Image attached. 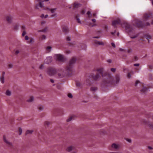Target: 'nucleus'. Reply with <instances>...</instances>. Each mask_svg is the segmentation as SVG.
I'll return each instance as SVG.
<instances>
[{
    "label": "nucleus",
    "mask_w": 153,
    "mask_h": 153,
    "mask_svg": "<svg viewBox=\"0 0 153 153\" xmlns=\"http://www.w3.org/2000/svg\"><path fill=\"white\" fill-rule=\"evenodd\" d=\"M66 40L68 41H71V38L69 36H67L66 37Z\"/></svg>",
    "instance_id": "nucleus-44"
},
{
    "label": "nucleus",
    "mask_w": 153,
    "mask_h": 153,
    "mask_svg": "<svg viewBox=\"0 0 153 153\" xmlns=\"http://www.w3.org/2000/svg\"><path fill=\"white\" fill-rule=\"evenodd\" d=\"M115 78L116 79V82L117 84L118 83L120 80V76L119 74H117L115 75Z\"/></svg>",
    "instance_id": "nucleus-21"
},
{
    "label": "nucleus",
    "mask_w": 153,
    "mask_h": 153,
    "mask_svg": "<svg viewBox=\"0 0 153 153\" xmlns=\"http://www.w3.org/2000/svg\"><path fill=\"white\" fill-rule=\"evenodd\" d=\"M76 57H73L69 60L66 68V71L69 75H71L72 73L73 68L76 62Z\"/></svg>",
    "instance_id": "nucleus-1"
},
{
    "label": "nucleus",
    "mask_w": 153,
    "mask_h": 153,
    "mask_svg": "<svg viewBox=\"0 0 153 153\" xmlns=\"http://www.w3.org/2000/svg\"><path fill=\"white\" fill-rule=\"evenodd\" d=\"M43 107L42 105H40L39 106L38 108L39 110L42 111L43 109Z\"/></svg>",
    "instance_id": "nucleus-31"
},
{
    "label": "nucleus",
    "mask_w": 153,
    "mask_h": 153,
    "mask_svg": "<svg viewBox=\"0 0 153 153\" xmlns=\"http://www.w3.org/2000/svg\"><path fill=\"white\" fill-rule=\"evenodd\" d=\"M39 68L41 69H43L44 68V65H41L39 67Z\"/></svg>",
    "instance_id": "nucleus-50"
},
{
    "label": "nucleus",
    "mask_w": 153,
    "mask_h": 153,
    "mask_svg": "<svg viewBox=\"0 0 153 153\" xmlns=\"http://www.w3.org/2000/svg\"><path fill=\"white\" fill-rule=\"evenodd\" d=\"M50 80L51 82L52 83H53V82H54V80H53V79H50Z\"/></svg>",
    "instance_id": "nucleus-60"
},
{
    "label": "nucleus",
    "mask_w": 153,
    "mask_h": 153,
    "mask_svg": "<svg viewBox=\"0 0 153 153\" xmlns=\"http://www.w3.org/2000/svg\"><path fill=\"white\" fill-rule=\"evenodd\" d=\"M116 30H115L114 31V32H111V33L112 34V35H114V33H116Z\"/></svg>",
    "instance_id": "nucleus-61"
},
{
    "label": "nucleus",
    "mask_w": 153,
    "mask_h": 153,
    "mask_svg": "<svg viewBox=\"0 0 153 153\" xmlns=\"http://www.w3.org/2000/svg\"><path fill=\"white\" fill-rule=\"evenodd\" d=\"M91 76L93 79L96 81L99 80L100 77V76L98 73H97L96 74H93L91 75Z\"/></svg>",
    "instance_id": "nucleus-10"
},
{
    "label": "nucleus",
    "mask_w": 153,
    "mask_h": 153,
    "mask_svg": "<svg viewBox=\"0 0 153 153\" xmlns=\"http://www.w3.org/2000/svg\"><path fill=\"white\" fill-rule=\"evenodd\" d=\"M122 23H121V21L120 19H118L113 21L112 25L114 27H116L117 25L120 24L121 25Z\"/></svg>",
    "instance_id": "nucleus-11"
},
{
    "label": "nucleus",
    "mask_w": 153,
    "mask_h": 153,
    "mask_svg": "<svg viewBox=\"0 0 153 153\" xmlns=\"http://www.w3.org/2000/svg\"><path fill=\"white\" fill-rule=\"evenodd\" d=\"M107 61L109 63H111V60L110 59H108L107 60Z\"/></svg>",
    "instance_id": "nucleus-52"
},
{
    "label": "nucleus",
    "mask_w": 153,
    "mask_h": 153,
    "mask_svg": "<svg viewBox=\"0 0 153 153\" xmlns=\"http://www.w3.org/2000/svg\"><path fill=\"white\" fill-rule=\"evenodd\" d=\"M19 53V51L18 50H16L15 52V54H17Z\"/></svg>",
    "instance_id": "nucleus-55"
},
{
    "label": "nucleus",
    "mask_w": 153,
    "mask_h": 153,
    "mask_svg": "<svg viewBox=\"0 0 153 153\" xmlns=\"http://www.w3.org/2000/svg\"><path fill=\"white\" fill-rule=\"evenodd\" d=\"M87 14L88 15V17L89 18H91L92 16V15L91 14V12L90 11H88L87 13Z\"/></svg>",
    "instance_id": "nucleus-27"
},
{
    "label": "nucleus",
    "mask_w": 153,
    "mask_h": 153,
    "mask_svg": "<svg viewBox=\"0 0 153 153\" xmlns=\"http://www.w3.org/2000/svg\"><path fill=\"white\" fill-rule=\"evenodd\" d=\"M25 39L26 40H28L29 37L28 36H26L25 37Z\"/></svg>",
    "instance_id": "nucleus-49"
},
{
    "label": "nucleus",
    "mask_w": 153,
    "mask_h": 153,
    "mask_svg": "<svg viewBox=\"0 0 153 153\" xmlns=\"http://www.w3.org/2000/svg\"><path fill=\"white\" fill-rule=\"evenodd\" d=\"M139 65H140V64L139 63L134 64V66H139Z\"/></svg>",
    "instance_id": "nucleus-47"
},
{
    "label": "nucleus",
    "mask_w": 153,
    "mask_h": 153,
    "mask_svg": "<svg viewBox=\"0 0 153 153\" xmlns=\"http://www.w3.org/2000/svg\"><path fill=\"white\" fill-rule=\"evenodd\" d=\"M5 74V72H3V74L2 75V76L1 78V82L2 83H4V76Z\"/></svg>",
    "instance_id": "nucleus-22"
},
{
    "label": "nucleus",
    "mask_w": 153,
    "mask_h": 153,
    "mask_svg": "<svg viewBox=\"0 0 153 153\" xmlns=\"http://www.w3.org/2000/svg\"><path fill=\"white\" fill-rule=\"evenodd\" d=\"M126 141H128V142H129V143H131V139H128V138H127L126 139Z\"/></svg>",
    "instance_id": "nucleus-46"
},
{
    "label": "nucleus",
    "mask_w": 153,
    "mask_h": 153,
    "mask_svg": "<svg viewBox=\"0 0 153 153\" xmlns=\"http://www.w3.org/2000/svg\"><path fill=\"white\" fill-rule=\"evenodd\" d=\"M76 19L77 22L78 23H80V24L81 23V21H80V19L79 18H77V16L76 17Z\"/></svg>",
    "instance_id": "nucleus-35"
},
{
    "label": "nucleus",
    "mask_w": 153,
    "mask_h": 153,
    "mask_svg": "<svg viewBox=\"0 0 153 153\" xmlns=\"http://www.w3.org/2000/svg\"><path fill=\"white\" fill-rule=\"evenodd\" d=\"M6 19L9 23H11L12 22L13 17L11 15H10L6 17Z\"/></svg>",
    "instance_id": "nucleus-16"
},
{
    "label": "nucleus",
    "mask_w": 153,
    "mask_h": 153,
    "mask_svg": "<svg viewBox=\"0 0 153 153\" xmlns=\"http://www.w3.org/2000/svg\"><path fill=\"white\" fill-rule=\"evenodd\" d=\"M34 98L33 96H31L27 100V101L28 102H31L33 101Z\"/></svg>",
    "instance_id": "nucleus-25"
},
{
    "label": "nucleus",
    "mask_w": 153,
    "mask_h": 153,
    "mask_svg": "<svg viewBox=\"0 0 153 153\" xmlns=\"http://www.w3.org/2000/svg\"><path fill=\"white\" fill-rule=\"evenodd\" d=\"M106 76L107 78L104 77L103 82L104 84L112 83L113 82V78L111 74L107 73L105 75V76Z\"/></svg>",
    "instance_id": "nucleus-4"
},
{
    "label": "nucleus",
    "mask_w": 153,
    "mask_h": 153,
    "mask_svg": "<svg viewBox=\"0 0 153 153\" xmlns=\"http://www.w3.org/2000/svg\"><path fill=\"white\" fill-rule=\"evenodd\" d=\"M92 15L94 17H96V13H94Z\"/></svg>",
    "instance_id": "nucleus-56"
},
{
    "label": "nucleus",
    "mask_w": 153,
    "mask_h": 153,
    "mask_svg": "<svg viewBox=\"0 0 153 153\" xmlns=\"http://www.w3.org/2000/svg\"><path fill=\"white\" fill-rule=\"evenodd\" d=\"M127 77L128 78H130L131 77V74L130 73L128 74Z\"/></svg>",
    "instance_id": "nucleus-42"
},
{
    "label": "nucleus",
    "mask_w": 153,
    "mask_h": 153,
    "mask_svg": "<svg viewBox=\"0 0 153 153\" xmlns=\"http://www.w3.org/2000/svg\"><path fill=\"white\" fill-rule=\"evenodd\" d=\"M53 60V58L51 56H48V63H51Z\"/></svg>",
    "instance_id": "nucleus-30"
},
{
    "label": "nucleus",
    "mask_w": 153,
    "mask_h": 153,
    "mask_svg": "<svg viewBox=\"0 0 153 153\" xmlns=\"http://www.w3.org/2000/svg\"><path fill=\"white\" fill-rule=\"evenodd\" d=\"M85 10H83L81 11L80 13L82 14H85Z\"/></svg>",
    "instance_id": "nucleus-40"
},
{
    "label": "nucleus",
    "mask_w": 153,
    "mask_h": 153,
    "mask_svg": "<svg viewBox=\"0 0 153 153\" xmlns=\"http://www.w3.org/2000/svg\"><path fill=\"white\" fill-rule=\"evenodd\" d=\"M134 25L138 27H143L145 25L149 26L150 24L148 22H147L144 24L141 20L136 19L134 20L133 22Z\"/></svg>",
    "instance_id": "nucleus-3"
},
{
    "label": "nucleus",
    "mask_w": 153,
    "mask_h": 153,
    "mask_svg": "<svg viewBox=\"0 0 153 153\" xmlns=\"http://www.w3.org/2000/svg\"><path fill=\"white\" fill-rule=\"evenodd\" d=\"M56 56L59 62H64L67 60L63 56L60 54H56Z\"/></svg>",
    "instance_id": "nucleus-8"
},
{
    "label": "nucleus",
    "mask_w": 153,
    "mask_h": 153,
    "mask_svg": "<svg viewBox=\"0 0 153 153\" xmlns=\"http://www.w3.org/2000/svg\"><path fill=\"white\" fill-rule=\"evenodd\" d=\"M143 123L146 125H148L150 128L153 129V123H149L147 121L144 120L143 121Z\"/></svg>",
    "instance_id": "nucleus-15"
},
{
    "label": "nucleus",
    "mask_w": 153,
    "mask_h": 153,
    "mask_svg": "<svg viewBox=\"0 0 153 153\" xmlns=\"http://www.w3.org/2000/svg\"><path fill=\"white\" fill-rule=\"evenodd\" d=\"M52 47L50 46H48V53L51 52Z\"/></svg>",
    "instance_id": "nucleus-43"
},
{
    "label": "nucleus",
    "mask_w": 153,
    "mask_h": 153,
    "mask_svg": "<svg viewBox=\"0 0 153 153\" xmlns=\"http://www.w3.org/2000/svg\"><path fill=\"white\" fill-rule=\"evenodd\" d=\"M111 45L114 48L115 47V45L114 43H111Z\"/></svg>",
    "instance_id": "nucleus-51"
},
{
    "label": "nucleus",
    "mask_w": 153,
    "mask_h": 153,
    "mask_svg": "<svg viewBox=\"0 0 153 153\" xmlns=\"http://www.w3.org/2000/svg\"><path fill=\"white\" fill-rule=\"evenodd\" d=\"M68 96L70 98H72L73 97L72 94L71 93H69L68 94Z\"/></svg>",
    "instance_id": "nucleus-36"
},
{
    "label": "nucleus",
    "mask_w": 153,
    "mask_h": 153,
    "mask_svg": "<svg viewBox=\"0 0 153 153\" xmlns=\"http://www.w3.org/2000/svg\"><path fill=\"white\" fill-rule=\"evenodd\" d=\"M137 36V35H136V36H131V39H134V38H136Z\"/></svg>",
    "instance_id": "nucleus-53"
},
{
    "label": "nucleus",
    "mask_w": 153,
    "mask_h": 153,
    "mask_svg": "<svg viewBox=\"0 0 153 153\" xmlns=\"http://www.w3.org/2000/svg\"><path fill=\"white\" fill-rule=\"evenodd\" d=\"M13 65L11 63H9L8 64V68H11L13 67Z\"/></svg>",
    "instance_id": "nucleus-32"
},
{
    "label": "nucleus",
    "mask_w": 153,
    "mask_h": 153,
    "mask_svg": "<svg viewBox=\"0 0 153 153\" xmlns=\"http://www.w3.org/2000/svg\"><path fill=\"white\" fill-rule=\"evenodd\" d=\"M33 131L32 130H27L26 132V134H32L33 132Z\"/></svg>",
    "instance_id": "nucleus-26"
},
{
    "label": "nucleus",
    "mask_w": 153,
    "mask_h": 153,
    "mask_svg": "<svg viewBox=\"0 0 153 153\" xmlns=\"http://www.w3.org/2000/svg\"><path fill=\"white\" fill-rule=\"evenodd\" d=\"M100 38V36H94L93 37V38H96V39H98Z\"/></svg>",
    "instance_id": "nucleus-58"
},
{
    "label": "nucleus",
    "mask_w": 153,
    "mask_h": 153,
    "mask_svg": "<svg viewBox=\"0 0 153 153\" xmlns=\"http://www.w3.org/2000/svg\"><path fill=\"white\" fill-rule=\"evenodd\" d=\"M26 34V32L25 31H24L22 33V36H24Z\"/></svg>",
    "instance_id": "nucleus-48"
},
{
    "label": "nucleus",
    "mask_w": 153,
    "mask_h": 153,
    "mask_svg": "<svg viewBox=\"0 0 153 153\" xmlns=\"http://www.w3.org/2000/svg\"><path fill=\"white\" fill-rule=\"evenodd\" d=\"M57 72L56 70L54 67H48V75L51 76L55 75Z\"/></svg>",
    "instance_id": "nucleus-6"
},
{
    "label": "nucleus",
    "mask_w": 153,
    "mask_h": 153,
    "mask_svg": "<svg viewBox=\"0 0 153 153\" xmlns=\"http://www.w3.org/2000/svg\"><path fill=\"white\" fill-rule=\"evenodd\" d=\"M11 92L9 90H7L5 92V94L8 96H10L11 95Z\"/></svg>",
    "instance_id": "nucleus-24"
},
{
    "label": "nucleus",
    "mask_w": 153,
    "mask_h": 153,
    "mask_svg": "<svg viewBox=\"0 0 153 153\" xmlns=\"http://www.w3.org/2000/svg\"><path fill=\"white\" fill-rule=\"evenodd\" d=\"M4 142L9 146H12V144L11 143L8 141L5 138V137H4Z\"/></svg>",
    "instance_id": "nucleus-18"
},
{
    "label": "nucleus",
    "mask_w": 153,
    "mask_h": 153,
    "mask_svg": "<svg viewBox=\"0 0 153 153\" xmlns=\"http://www.w3.org/2000/svg\"><path fill=\"white\" fill-rule=\"evenodd\" d=\"M138 59V58L137 56H134V61H136Z\"/></svg>",
    "instance_id": "nucleus-39"
},
{
    "label": "nucleus",
    "mask_w": 153,
    "mask_h": 153,
    "mask_svg": "<svg viewBox=\"0 0 153 153\" xmlns=\"http://www.w3.org/2000/svg\"><path fill=\"white\" fill-rule=\"evenodd\" d=\"M97 25V24L95 23L94 24L91 25V27H93L94 26H96Z\"/></svg>",
    "instance_id": "nucleus-64"
},
{
    "label": "nucleus",
    "mask_w": 153,
    "mask_h": 153,
    "mask_svg": "<svg viewBox=\"0 0 153 153\" xmlns=\"http://www.w3.org/2000/svg\"><path fill=\"white\" fill-rule=\"evenodd\" d=\"M56 8H54L52 9H49L48 8V10H50L51 12V14L50 15V16L51 17H53L56 16V13H55V11L56 10Z\"/></svg>",
    "instance_id": "nucleus-12"
},
{
    "label": "nucleus",
    "mask_w": 153,
    "mask_h": 153,
    "mask_svg": "<svg viewBox=\"0 0 153 153\" xmlns=\"http://www.w3.org/2000/svg\"><path fill=\"white\" fill-rule=\"evenodd\" d=\"M91 20L94 22H96V20L95 19H93Z\"/></svg>",
    "instance_id": "nucleus-59"
},
{
    "label": "nucleus",
    "mask_w": 153,
    "mask_h": 153,
    "mask_svg": "<svg viewBox=\"0 0 153 153\" xmlns=\"http://www.w3.org/2000/svg\"><path fill=\"white\" fill-rule=\"evenodd\" d=\"M152 14L150 13H144L143 16V21L148 20L150 17H152Z\"/></svg>",
    "instance_id": "nucleus-9"
},
{
    "label": "nucleus",
    "mask_w": 153,
    "mask_h": 153,
    "mask_svg": "<svg viewBox=\"0 0 153 153\" xmlns=\"http://www.w3.org/2000/svg\"><path fill=\"white\" fill-rule=\"evenodd\" d=\"M19 26L18 25H16L14 27V29L17 30L18 29Z\"/></svg>",
    "instance_id": "nucleus-45"
},
{
    "label": "nucleus",
    "mask_w": 153,
    "mask_h": 153,
    "mask_svg": "<svg viewBox=\"0 0 153 153\" xmlns=\"http://www.w3.org/2000/svg\"><path fill=\"white\" fill-rule=\"evenodd\" d=\"M48 16V15L46 14L45 16L43 14H42L40 16V17L42 19L47 18Z\"/></svg>",
    "instance_id": "nucleus-28"
},
{
    "label": "nucleus",
    "mask_w": 153,
    "mask_h": 153,
    "mask_svg": "<svg viewBox=\"0 0 153 153\" xmlns=\"http://www.w3.org/2000/svg\"><path fill=\"white\" fill-rule=\"evenodd\" d=\"M81 6V4L79 3H77L75 2L74 4V7L77 8Z\"/></svg>",
    "instance_id": "nucleus-23"
},
{
    "label": "nucleus",
    "mask_w": 153,
    "mask_h": 153,
    "mask_svg": "<svg viewBox=\"0 0 153 153\" xmlns=\"http://www.w3.org/2000/svg\"><path fill=\"white\" fill-rule=\"evenodd\" d=\"M134 86L137 88L140 89V91L143 93L145 94L148 91L147 88L144 87L143 84L139 80H137L135 83Z\"/></svg>",
    "instance_id": "nucleus-2"
},
{
    "label": "nucleus",
    "mask_w": 153,
    "mask_h": 153,
    "mask_svg": "<svg viewBox=\"0 0 153 153\" xmlns=\"http://www.w3.org/2000/svg\"><path fill=\"white\" fill-rule=\"evenodd\" d=\"M36 8L37 9L39 8H42L44 6L43 3L45 1H47L48 0H36Z\"/></svg>",
    "instance_id": "nucleus-5"
},
{
    "label": "nucleus",
    "mask_w": 153,
    "mask_h": 153,
    "mask_svg": "<svg viewBox=\"0 0 153 153\" xmlns=\"http://www.w3.org/2000/svg\"><path fill=\"white\" fill-rule=\"evenodd\" d=\"M58 75L59 76V77H62V76L61 75V74H59V73L58 74Z\"/></svg>",
    "instance_id": "nucleus-57"
},
{
    "label": "nucleus",
    "mask_w": 153,
    "mask_h": 153,
    "mask_svg": "<svg viewBox=\"0 0 153 153\" xmlns=\"http://www.w3.org/2000/svg\"><path fill=\"white\" fill-rule=\"evenodd\" d=\"M46 24V22L45 21H42L41 22V25L42 26H44Z\"/></svg>",
    "instance_id": "nucleus-33"
},
{
    "label": "nucleus",
    "mask_w": 153,
    "mask_h": 153,
    "mask_svg": "<svg viewBox=\"0 0 153 153\" xmlns=\"http://www.w3.org/2000/svg\"><path fill=\"white\" fill-rule=\"evenodd\" d=\"M94 43L96 45H98L102 46L104 45V43L102 42L96 40H94Z\"/></svg>",
    "instance_id": "nucleus-20"
},
{
    "label": "nucleus",
    "mask_w": 153,
    "mask_h": 153,
    "mask_svg": "<svg viewBox=\"0 0 153 153\" xmlns=\"http://www.w3.org/2000/svg\"><path fill=\"white\" fill-rule=\"evenodd\" d=\"M152 66L151 65H149V68L150 69H152Z\"/></svg>",
    "instance_id": "nucleus-63"
},
{
    "label": "nucleus",
    "mask_w": 153,
    "mask_h": 153,
    "mask_svg": "<svg viewBox=\"0 0 153 153\" xmlns=\"http://www.w3.org/2000/svg\"><path fill=\"white\" fill-rule=\"evenodd\" d=\"M45 126H48V122H46L45 123Z\"/></svg>",
    "instance_id": "nucleus-54"
},
{
    "label": "nucleus",
    "mask_w": 153,
    "mask_h": 153,
    "mask_svg": "<svg viewBox=\"0 0 153 153\" xmlns=\"http://www.w3.org/2000/svg\"><path fill=\"white\" fill-rule=\"evenodd\" d=\"M111 71L112 72H114L116 71V69L115 68H111Z\"/></svg>",
    "instance_id": "nucleus-41"
},
{
    "label": "nucleus",
    "mask_w": 153,
    "mask_h": 153,
    "mask_svg": "<svg viewBox=\"0 0 153 153\" xmlns=\"http://www.w3.org/2000/svg\"><path fill=\"white\" fill-rule=\"evenodd\" d=\"M97 71L101 75L102 77H105V75H106L107 73L106 72L103 73V68H102L97 69Z\"/></svg>",
    "instance_id": "nucleus-14"
},
{
    "label": "nucleus",
    "mask_w": 153,
    "mask_h": 153,
    "mask_svg": "<svg viewBox=\"0 0 153 153\" xmlns=\"http://www.w3.org/2000/svg\"><path fill=\"white\" fill-rule=\"evenodd\" d=\"M73 119V117H70L67 120V122H69L71 121Z\"/></svg>",
    "instance_id": "nucleus-34"
},
{
    "label": "nucleus",
    "mask_w": 153,
    "mask_h": 153,
    "mask_svg": "<svg viewBox=\"0 0 153 153\" xmlns=\"http://www.w3.org/2000/svg\"><path fill=\"white\" fill-rule=\"evenodd\" d=\"M121 26L123 27H125V29L126 30L131 31L132 28L130 25L127 22H124L121 24Z\"/></svg>",
    "instance_id": "nucleus-7"
},
{
    "label": "nucleus",
    "mask_w": 153,
    "mask_h": 153,
    "mask_svg": "<svg viewBox=\"0 0 153 153\" xmlns=\"http://www.w3.org/2000/svg\"><path fill=\"white\" fill-rule=\"evenodd\" d=\"M62 31L65 34H67L69 32L68 27L66 26H64L62 27Z\"/></svg>",
    "instance_id": "nucleus-19"
},
{
    "label": "nucleus",
    "mask_w": 153,
    "mask_h": 153,
    "mask_svg": "<svg viewBox=\"0 0 153 153\" xmlns=\"http://www.w3.org/2000/svg\"><path fill=\"white\" fill-rule=\"evenodd\" d=\"M19 134L21 135L22 133V129L21 128H20L19 129Z\"/></svg>",
    "instance_id": "nucleus-37"
},
{
    "label": "nucleus",
    "mask_w": 153,
    "mask_h": 153,
    "mask_svg": "<svg viewBox=\"0 0 153 153\" xmlns=\"http://www.w3.org/2000/svg\"><path fill=\"white\" fill-rule=\"evenodd\" d=\"M46 38V36L44 35L42 36V39L44 40Z\"/></svg>",
    "instance_id": "nucleus-38"
},
{
    "label": "nucleus",
    "mask_w": 153,
    "mask_h": 153,
    "mask_svg": "<svg viewBox=\"0 0 153 153\" xmlns=\"http://www.w3.org/2000/svg\"><path fill=\"white\" fill-rule=\"evenodd\" d=\"M75 149L74 146H70L68 147L66 149V150L68 152H70L72 150H74Z\"/></svg>",
    "instance_id": "nucleus-17"
},
{
    "label": "nucleus",
    "mask_w": 153,
    "mask_h": 153,
    "mask_svg": "<svg viewBox=\"0 0 153 153\" xmlns=\"http://www.w3.org/2000/svg\"><path fill=\"white\" fill-rule=\"evenodd\" d=\"M112 149H112L113 150H117L119 149L120 146L118 144H117L115 143H113L112 144L111 146Z\"/></svg>",
    "instance_id": "nucleus-13"
},
{
    "label": "nucleus",
    "mask_w": 153,
    "mask_h": 153,
    "mask_svg": "<svg viewBox=\"0 0 153 153\" xmlns=\"http://www.w3.org/2000/svg\"><path fill=\"white\" fill-rule=\"evenodd\" d=\"M97 87H92L91 88V90L93 91H95L97 90Z\"/></svg>",
    "instance_id": "nucleus-29"
},
{
    "label": "nucleus",
    "mask_w": 153,
    "mask_h": 153,
    "mask_svg": "<svg viewBox=\"0 0 153 153\" xmlns=\"http://www.w3.org/2000/svg\"><path fill=\"white\" fill-rule=\"evenodd\" d=\"M148 148L149 149H153V148L151 147V146H148Z\"/></svg>",
    "instance_id": "nucleus-62"
}]
</instances>
